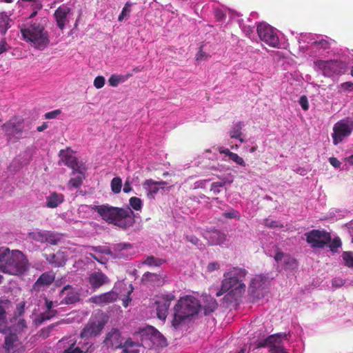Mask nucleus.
Segmentation results:
<instances>
[{
    "mask_svg": "<svg viewBox=\"0 0 353 353\" xmlns=\"http://www.w3.org/2000/svg\"><path fill=\"white\" fill-rule=\"evenodd\" d=\"M90 208L97 212L103 220L119 228L125 230L135 222L133 211L129 208H118L106 205H92Z\"/></svg>",
    "mask_w": 353,
    "mask_h": 353,
    "instance_id": "1",
    "label": "nucleus"
},
{
    "mask_svg": "<svg viewBox=\"0 0 353 353\" xmlns=\"http://www.w3.org/2000/svg\"><path fill=\"white\" fill-rule=\"evenodd\" d=\"M47 19H36L30 25H23L21 32L26 41H30L34 47L43 50L50 43L49 34L46 30Z\"/></svg>",
    "mask_w": 353,
    "mask_h": 353,
    "instance_id": "2",
    "label": "nucleus"
},
{
    "mask_svg": "<svg viewBox=\"0 0 353 353\" xmlns=\"http://www.w3.org/2000/svg\"><path fill=\"white\" fill-rule=\"evenodd\" d=\"M247 274L248 271L245 269L239 267H233L225 272L221 290L216 292V296H220L223 294L228 292L225 296L224 299H229L230 293L241 294L245 292V285L243 283V280Z\"/></svg>",
    "mask_w": 353,
    "mask_h": 353,
    "instance_id": "3",
    "label": "nucleus"
},
{
    "mask_svg": "<svg viewBox=\"0 0 353 353\" xmlns=\"http://www.w3.org/2000/svg\"><path fill=\"white\" fill-rule=\"evenodd\" d=\"M200 309L199 301L195 297L188 295L181 298L174 307L172 327L179 328L184 321L196 315Z\"/></svg>",
    "mask_w": 353,
    "mask_h": 353,
    "instance_id": "4",
    "label": "nucleus"
},
{
    "mask_svg": "<svg viewBox=\"0 0 353 353\" xmlns=\"http://www.w3.org/2000/svg\"><path fill=\"white\" fill-rule=\"evenodd\" d=\"M28 269V260L25 254L13 250L8 263L3 266V273L10 275H21Z\"/></svg>",
    "mask_w": 353,
    "mask_h": 353,
    "instance_id": "5",
    "label": "nucleus"
},
{
    "mask_svg": "<svg viewBox=\"0 0 353 353\" xmlns=\"http://www.w3.org/2000/svg\"><path fill=\"white\" fill-rule=\"evenodd\" d=\"M107 322L108 319L103 316L91 317L81 331V338L87 339L99 336Z\"/></svg>",
    "mask_w": 353,
    "mask_h": 353,
    "instance_id": "6",
    "label": "nucleus"
},
{
    "mask_svg": "<svg viewBox=\"0 0 353 353\" xmlns=\"http://www.w3.org/2000/svg\"><path fill=\"white\" fill-rule=\"evenodd\" d=\"M288 335L285 332L271 334L265 339L259 341L256 347L258 348L268 347L270 353H288L283 343V340H288Z\"/></svg>",
    "mask_w": 353,
    "mask_h": 353,
    "instance_id": "7",
    "label": "nucleus"
},
{
    "mask_svg": "<svg viewBox=\"0 0 353 353\" xmlns=\"http://www.w3.org/2000/svg\"><path fill=\"white\" fill-rule=\"evenodd\" d=\"M306 242L312 248H324L331 240V234L325 230H312L305 233Z\"/></svg>",
    "mask_w": 353,
    "mask_h": 353,
    "instance_id": "8",
    "label": "nucleus"
},
{
    "mask_svg": "<svg viewBox=\"0 0 353 353\" xmlns=\"http://www.w3.org/2000/svg\"><path fill=\"white\" fill-rule=\"evenodd\" d=\"M257 33L260 39L270 47L276 48L279 44V37L276 30L265 23L257 26Z\"/></svg>",
    "mask_w": 353,
    "mask_h": 353,
    "instance_id": "9",
    "label": "nucleus"
},
{
    "mask_svg": "<svg viewBox=\"0 0 353 353\" xmlns=\"http://www.w3.org/2000/svg\"><path fill=\"white\" fill-rule=\"evenodd\" d=\"M353 131V121L341 120L336 123L333 128V144L336 145L345 138L349 137Z\"/></svg>",
    "mask_w": 353,
    "mask_h": 353,
    "instance_id": "10",
    "label": "nucleus"
},
{
    "mask_svg": "<svg viewBox=\"0 0 353 353\" xmlns=\"http://www.w3.org/2000/svg\"><path fill=\"white\" fill-rule=\"evenodd\" d=\"M139 334L142 340L144 339H148L151 341L154 345L161 347L167 345L166 339L153 326L148 325L140 329Z\"/></svg>",
    "mask_w": 353,
    "mask_h": 353,
    "instance_id": "11",
    "label": "nucleus"
},
{
    "mask_svg": "<svg viewBox=\"0 0 353 353\" xmlns=\"http://www.w3.org/2000/svg\"><path fill=\"white\" fill-rule=\"evenodd\" d=\"M175 299V296L172 294H163L158 297L155 301L157 305V317L161 320H165L168 314V310L171 302Z\"/></svg>",
    "mask_w": 353,
    "mask_h": 353,
    "instance_id": "12",
    "label": "nucleus"
},
{
    "mask_svg": "<svg viewBox=\"0 0 353 353\" xmlns=\"http://www.w3.org/2000/svg\"><path fill=\"white\" fill-rule=\"evenodd\" d=\"M314 69L322 72L325 77H332L340 71L339 63L336 61L318 60L314 63Z\"/></svg>",
    "mask_w": 353,
    "mask_h": 353,
    "instance_id": "13",
    "label": "nucleus"
},
{
    "mask_svg": "<svg viewBox=\"0 0 353 353\" xmlns=\"http://www.w3.org/2000/svg\"><path fill=\"white\" fill-rule=\"evenodd\" d=\"M5 353H23V346L17 334L10 333L6 336L3 344Z\"/></svg>",
    "mask_w": 353,
    "mask_h": 353,
    "instance_id": "14",
    "label": "nucleus"
},
{
    "mask_svg": "<svg viewBox=\"0 0 353 353\" xmlns=\"http://www.w3.org/2000/svg\"><path fill=\"white\" fill-rule=\"evenodd\" d=\"M2 128L9 139H19L21 137L23 130L22 120L17 118L10 119L3 125Z\"/></svg>",
    "mask_w": 353,
    "mask_h": 353,
    "instance_id": "15",
    "label": "nucleus"
},
{
    "mask_svg": "<svg viewBox=\"0 0 353 353\" xmlns=\"http://www.w3.org/2000/svg\"><path fill=\"white\" fill-rule=\"evenodd\" d=\"M103 343L108 347L114 349L121 347L123 343L120 331L117 328H112L106 334Z\"/></svg>",
    "mask_w": 353,
    "mask_h": 353,
    "instance_id": "16",
    "label": "nucleus"
},
{
    "mask_svg": "<svg viewBox=\"0 0 353 353\" xmlns=\"http://www.w3.org/2000/svg\"><path fill=\"white\" fill-rule=\"evenodd\" d=\"M93 343L88 341L73 342L63 353H90L94 351Z\"/></svg>",
    "mask_w": 353,
    "mask_h": 353,
    "instance_id": "17",
    "label": "nucleus"
},
{
    "mask_svg": "<svg viewBox=\"0 0 353 353\" xmlns=\"http://www.w3.org/2000/svg\"><path fill=\"white\" fill-rule=\"evenodd\" d=\"M70 12V8L65 6L62 5L59 6L54 12V17L57 23V26L61 30H63L66 24L69 23L68 18V14Z\"/></svg>",
    "mask_w": 353,
    "mask_h": 353,
    "instance_id": "18",
    "label": "nucleus"
},
{
    "mask_svg": "<svg viewBox=\"0 0 353 353\" xmlns=\"http://www.w3.org/2000/svg\"><path fill=\"white\" fill-rule=\"evenodd\" d=\"M60 295L64 296V298L61 301L62 304L70 305L79 301V293L70 285H67L62 288Z\"/></svg>",
    "mask_w": 353,
    "mask_h": 353,
    "instance_id": "19",
    "label": "nucleus"
},
{
    "mask_svg": "<svg viewBox=\"0 0 353 353\" xmlns=\"http://www.w3.org/2000/svg\"><path fill=\"white\" fill-rule=\"evenodd\" d=\"M118 298V294L112 290L92 296L90 299V302L99 305H103L105 304L114 303Z\"/></svg>",
    "mask_w": 353,
    "mask_h": 353,
    "instance_id": "20",
    "label": "nucleus"
},
{
    "mask_svg": "<svg viewBox=\"0 0 353 353\" xmlns=\"http://www.w3.org/2000/svg\"><path fill=\"white\" fill-rule=\"evenodd\" d=\"M59 155L65 165L73 170V171H77L81 174V172L79 171L77 158L73 156L70 151L61 150L59 152Z\"/></svg>",
    "mask_w": 353,
    "mask_h": 353,
    "instance_id": "21",
    "label": "nucleus"
},
{
    "mask_svg": "<svg viewBox=\"0 0 353 353\" xmlns=\"http://www.w3.org/2000/svg\"><path fill=\"white\" fill-rule=\"evenodd\" d=\"M46 261L56 268L63 267L67 261V257L64 252L58 251L46 255Z\"/></svg>",
    "mask_w": 353,
    "mask_h": 353,
    "instance_id": "22",
    "label": "nucleus"
},
{
    "mask_svg": "<svg viewBox=\"0 0 353 353\" xmlns=\"http://www.w3.org/2000/svg\"><path fill=\"white\" fill-rule=\"evenodd\" d=\"M8 300L0 299V333H6L8 328L7 309L9 305Z\"/></svg>",
    "mask_w": 353,
    "mask_h": 353,
    "instance_id": "23",
    "label": "nucleus"
},
{
    "mask_svg": "<svg viewBox=\"0 0 353 353\" xmlns=\"http://www.w3.org/2000/svg\"><path fill=\"white\" fill-rule=\"evenodd\" d=\"M89 281L92 288H99L108 281V278L103 272H97L90 276Z\"/></svg>",
    "mask_w": 353,
    "mask_h": 353,
    "instance_id": "24",
    "label": "nucleus"
},
{
    "mask_svg": "<svg viewBox=\"0 0 353 353\" xmlns=\"http://www.w3.org/2000/svg\"><path fill=\"white\" fill-rule=\"evenodd\" d=\"M54 274L52 272L43 273L34 285V288H39L41 285H50L54 281Z\"/></svg>",
    "mask_w": 353,
    "mask_h": 353,
    "instance_id": "25",
    "label": "nucleus"
},
{
    "mask_svg": "<svg viewBox=\"0 0 353 353\" xmlns=\"http://www.w3.org/2000/svg\"><path fill=\"white\" fill-rule=\"evenodd\" d=\"M206 238L211 245H219L223 243L225 240V234L217 230L208 232Z\"/></svg>",
    "mask_w": 353,
    "mask_h": 353,
    "instance_id": "26",
    "label": "nucleus"
},
{
    "mask_svg": "<svg viewBox=\"0 0 353 353\" xmlns=\"http://www.w3.org/2000/svg\"><path fill=\"white\" fill-rule=\"evenodd\" d=\"M63 201L64 196L63 194L52 192L46 198V205L49 208H54L62 203Z\"/></svg>",
    "mask_w": 353,
    "mask_h": 353,
    "instance_id": "27",
    "label": "nucleus"
},
{
    "mask_svg": "<svg viewBox=\"0 0 353 353\" xmlns=\"http://www.w3.org/2000/svg\"><path fill=\"white\" fill-rule=\"evenodd\" d=\"M143 188L147 192V195L150 197H154L159 190L157 185V181L152 179L145 180L143 183Z\"/></svg>",
    "mask_w": 353,
    "mask_h": 353,
    "instance_id": "28",
    "label": "nucleus"
},
{
    "mask_svg": "<svg viewBox=\"0 0 353 353\" xmlns=\"http://www.w3.org/2000/svg\"><path fill=\"white\" fill-rule=\"evenodd\" d=\"M143 281L152 283L155 285H161L163 283V279L160 274L152 272H145L143 275Z\"/></svg>",
    "mask_w": 353,
    "mask_h": 353,
    "instance_id": "29",
    "label": "nucleus"
},
{
    "mask_svg": "<svg viewBox=\"0 0 353 353\" xmlns=\"http://www.w3.org/2000/svg\"><path fill=\"white\" fill-rule=\"evenodd\" d=\"M12 20L5 12H0V32L5 36L8 30L11 27Z\"/></svg>",
    "mask_w": 353,
    "mask_h": 353,
    "instance_id": "30",
    "label": "nucleus"
},
{
    "mask_svg": "<svg viewBox=\"0 0 353 353\" xmlns=\"http://www.w3.org/2000/svg\"><path fill=\"white\" fill-rule=\"evenodd\" d=\"M12 250L6 247L0 248V271L3 272V266L8 263Z\"/></svg>",
    "mask_w": 353,
    "mask_h": 353,
    "instance_id": "31",
    "label": "nucleus"
},
{
    "mask_svg": "<svg viewBox=\"0 0 353 353\" xmlns=\"http://www.w3.org/2000/svg\"><path fill=\"white\" fill-rule=\"evenodd\" d=\"M62 234L50 231H45L44 242L51 245H57L61 240Z\"/></svg>",
    "mask_w": 353,
    "mask_h": 353,
    "instance_id": "32",
    "label": "nucleus"
},
{
    "mask_svg": "<svg viewBox=\"0 0 353 353\" xmlns=\"http://www.w3.org/2000/svg\"><path fill=\"white\" fill-rule=\"evenodd\" d=\"M242 123L238 122L233 126L232 129L230 131V137L232 139H236L240 141L241 143H243L245 140L241 137L242 132Z\"/></svg>",
    "mask_w": 353,
    "mask_h": 353,
    "instance_id": "33",
    "label": "nucleus"
},
{
    "mask_svg": "<svg viewBox=\"0 0 353 353\" xmlns=\"http://www.w3.org/2000/svg\"><path fill=\"white\" fill-rule=\"evenodd\" d=\"M123 349L121 353H139V350L137 349L136 343L133 342L131 339H128L122 345Z\"/></svg>",
    "mask_w": 353,
    "mask_h": 353,
    "instance_id": "34",
    "label": "nucleus"
},
{
    "mask_svg": "<svg viewBox=\"0 0 353 353\" xmlns=\"http://www.w3.org/2000/svg\"><path fill=\"white\" fill-rule=\"evenodd\" d=\"M57 310L53 311H46L41 313L37 319L36 323L38 325H41L44 321H48L53 318L57 314Z\"/></svg>",
    "mask_w": 353,
    "mask_h": 353,
    "instance_id": "35",
    "label": "nucleus"
},
{
    "mask_svg": "<svg viewBox=\"0 0 353 353\" xmlns=\"http://www.w3.org/2000/svg\"><path fill=\"white\" fill-rule=\"evenodd\" d=\"M263 284L264 282L263 279L259 276H256L253 278L250 282L249 288L250 290L252 293H254L255 291L262 288Z\"/></svg>",
    "mask_w": 353,
    "mask_h": 353,
    "instance_id": "36",
    "label": "nucleus"
},
{
    "mask_svg": "<svg viewBox=\"0 0 353 353\" xmlns=\"http://www.w3.org/2000/svg\"><path fill=\"white\" fill-rule=\"evenodd\" d=\"M216 301L211 298L208 303L203 306V313L205 316L214 312L217 307Z\"/></svg>",
    "mask_w": 353,
    "mask_h": 353,
    "instance_id": "37",
    "label": "nucleus"
},
{
    "mask_svg": "<svg viewBox=\"0 0 353 353\" xmlns=\"http://www.w3.org/2000/svg\"><path fill=\"white\" fill-rule=\"evenodd\" d=\"M163 263H165L164 259L156 258L153 256H148L143 261V263L147 265L157 267L161 265Z\"/></svg>",
    "mask_w": 353,
    "mask_h": 353,
    "instance_id": "38",
    "label": "nucleus"
},
{
    "mask_svg": "<svg viewBox=\"0 0 353 353\" xmlns=\"http://www.w3.org/2000/svg\"><path fill=\"white\" fill-rule=\"evenodd\" d=\"M132 6V3L130 2H127L124 7L122 9L121 14L118 17V20L119 21H122L124 19H128L130 16L131 8Z\"/></svg>",
    "mask_w": 353,
    "mask_h": 353,
    "instance_id": "39",
    "label": "nucleus"
},
{
    "mask_svg": "<svg viewBox=\"0 0 353 353\" xmlns=\"http://www.w3.org/2000/svg\"><path fill=\"white\" fill-rule=\"evenodd\" d=\"M111 190L114 194H119L121 192V187H122V180L120 177H114L112 179L111 183Z\"/></svg>",
    "mask_w": 353,
    "mask_h": 353,
    "instance_id": "40",
    "label": "nucleus"
},
{
    "mask_svg": "<svg viewBox=\"0 0 353 353\" xmlns=\"http://www.w3.org/2000/svg\"><path fill=\"white\" fill-rule=\"evenodd\" d=\"M345 266L353 269V252L345 251L341 255Z\"/></svg>",
    "mask_w": 353,
    "mask_h": 353,
    "instance_id": "41",
    "label": "nucleus"
},
{
    "mask_svg": "<svg viewBox=\"0 0 353 353\" xmlns=\"http://www.w3.org/2000/svg\"><path fill=\"white\" fill-rule=\"evenodd\" d=\"M342 245L341 240L339 237H335L334 239L330 240V242L327 246L329 247L332 252H336L337 249L341 248Z\"/></svg>",
    "mask_w": 353,
    "mask_h": 353,
    "instance_id": "42",
    "label": "nucleus"
},
{
    "mask_svg": "<svg viewBox=\"0 0 353 353\" xmlns=\"http://www.w3.org/2000/svg\"><path fill=\"white\" fill-rule=\"evenodd\" d=\"M129 204L133 210L137 211L141 210L142 208V201L136 196H132L129 199Z\"/></svg>",
    "mask_w": 353,
    "mask_h": 353,
    "instance_id": "43",
    "label": "nucleus"
},
{
    "mask_svg": "<svg viewBox=\"0 0 353 353\" xmlns=\"http://www.w3.org/2000/svg\"><path fill=\"white\" fill-rule=\"evenodd\" d=\"M125 78L122 76H119L116 74H112L108 79V83L112 87H117L120 82L124 81Z\"/></svg>",
    "mask_w": 353,
    "mask_h": 353,
    "instance_id": "44",
    "label": "nucleus"
},
{
    "mask_svg": "<svg viewBox=\"0 0 353 353\" xmlns=\"http://www.w3.org/2000/svg\"><path fill=\"white\" fill-rule=\"evenodd\" d=\"M82 177L81 176H78L75 178L70 179L68 185L70 188H77L82 185Z\"/></svg>",
    "mask_w": 353,
    "mask_h": 353,
    "instance_id": "45",
    "label": "nucleus"
},
{
    "mask_svg": "<svg viewBox=\"0 0 353 353\" xmlns=\"http://www.w3.org/2000/svg\"><path fill=\"white\" fill-rule=\"evenodd\" d=\"M29 236L37 241L44 243L45 231L44 232H33L29 233Z\"/></svg>",
    "mask_w": 353,
    "mask_h": 353,
    "instance_id": "46",
    "label": "nucleus"
},
{
    "mask_svg": "<svg viewBox=\"0 0 353 353\" xmlns=\"http://www.w3.org/2000/svg\"><path fill=\"white\" fill-rule=\"evenodd\" d=\"M230 160L235 162L236 164L245 167L246 165V163L243 159L241 157H239L236 153L233 152L232 154H230V157H229Z\"/></svg>",
    "mask_w": 353,
    "mask_h": 353,
    "instance_id": "47",
    "label": "nucleus"
},
{
    "mask_svg": "<svg viewBox=\"0 0 353 353\" xmlns=\"http://www.w3.org/2000/svg\"><path fill=\"white\" fill-rule=\"evenodd\" d=\"M313 45L317 48L327 50L330 47V43L328 41L325 39H321L320 41H316L313 43Z\"/></svg>",
    "mask_w": 353,
    "mask_h": 353,
    "instance_id": "48",
    "label": "nucleus"
},
{
    "mask_svg": "<svg viewBox=\"0 0 353 353\" xmlns=\"http://www.w3.org/2000/svg\"><path fill=\"white\" fill-rule=\"evenodd\" d=\"M264 225L268 228H283V225L276 221L272 220L270 219H266L264 220Z\"/></svg>",
    "mask_w": 353,
    "mask_h": 353,
    "instance_id": "49",
    "label": "nucleus"
},
{
    "mask_svg": "<svg viewBox=\"0 0 353 353\" xmlns=\"http://www.w3.org/2000/svg\"><path fill=\"white\" fill-rule=\"evenodd\" d=\"M90 249L96 252L111 255L112 251L110 248L103 246L90 247Z\"/></svg>",
    "mask_w": 353,
    "mask_h": 353,
    "instance_id": "50",
    "label": "nucleus"
},
{
    "mask_svg": "<svg viewBox=\"0 0 353 353\" xmlns=\"http://www.w3.org/2000/svg\"><path fill=\"white\" fill-rule=\"evenodd\" d=\"M225 183L214 182L211 184L210 191L214 194H218L221 192V188L223 187Z\"/></svg>",
    "mask_w": 353,
    "mask_h": 353,
    "instance_id": "51",
    "label": "nucleus"
},
{
    "mask_svg": "<svg viewBox=\"0 0 353 353\" xmlns=\"http://www.w3.org/2000/svg\"><path fill=\"white\" fill-rule=\"evenodd\" d=\"M105 78L103 76H98L94 80V85L96 88L100 89L105 85Z\"/></svg>",
    "mask_w": 353,
    "mask_h": 353,
    "instance_id": "52",
    "label": "nucleus"
},
{
    "mask_svg": "<svg viewBox=\"0 0 353 353\" xmlns=\"http://www.w3.org/2000/svg\"><path fill=\"white\" fill-rule=\"evenodd\" d=\"M299 103L303 110L309 109V103L306 96L303 95L300 97Z\"/></svg>",
    "mask_w": 353,
    "mask_h": 353,
    "instance_id": "53",
    "label": "nucleus"
},
{
    "mask_svg": "<svg viewBox=\"0 0 353 353\" xmlns=\"http://www.w3.org/2000/svg\"><path fill=\"white\" fill-rule=\"evenodd\" d=\"M60 114H61L60 110H55L46 113L45 118L47 119H54Z\"/></svg>",
    "mask_w": 353,
    "mask_h": 353,
    "instance_id": "54",
    "label": "nucleus"
},
{
    "mask_svg": "<svg viewBox=\"0 0 353 353\" xmlns=\"http://www.w3.org/2000/svg\"><path fill=\"white\" fill-rule=\"evenodd\" d=\"M220 268V265L218 262H211L207 266V270L208 272H213Z\"/></svg>",
    "mask_w": 353,
    "mask_h": 353,
    "instance_id": "55",
    "label": "nucleus"
},
{
    "mask_svg": "<svg viewBox=\"0 0 353 353\" xmlns=\"http://www.w3.org/2000/svg\"><path fill=\"white\" fill-rule=\"evenodd\" d=\"M25 307H26V302L25 301H21V302L19 303L17 305L16 310H17V314L19 316L22 315L24 313Z\"/></svg>",
    "mask_w": 353,
    "mask_h": 353,
    "instance_id": "56",
    "label": "nucleus"
},
{
    "mask_svg": "<svg viewBox=\"0 0 353 353\" xmlns=\"http://www.w3.org/2000/svg\"><path fill=\"white\" fill-rule=\"evenodd\" d=\"M237 213L236 210L232 209L230 212L223 213V215L227 219H234L236 217Z\"/></svg>",
    "mask_w": 353,
    "mask_h": 353,
    "instance_id": "57",
    "label": "nucleus"
},
{
    "mask_svg": "<svg viewBox=\"0 0 353 353\" xmlns=\"http://www.w3.org/2000/svg\"><path fill=\"white\" fill-rule=\"evenodd\" d=\"M329 162L335 168H339L341 164V162L334 157L329 159Z\"/></svg>",
    "mask_w": 353,
    "mask_h": 353,
    "instance_id": "58",
    "label": "nucleus"
},
{
    "mask_svg": "<svg viewBox=\"0 0 353 353\" xmlns=\"http://www.w3.org/2000/svg\"><path fill=\"white\" fill-rule=\"evenodd\" d=\"M296 262V260L294 259L293 258H291L290 256L288 255H286L285 257L284 258V263L285 264L287 265V266H291L294 263H295Z\"/></svg>",
    "mask_w": 353,
    "mask_h": 353,
    "instance_id": "59",
    "label": "nucleus"
},
{
    "mask_svg": "<svg viewBox=\"0 0 353 353\" xmlns=\"http://www.w3.org/2000/svg\"><path fill=\"white\" fill-rule=\"evenodd\" d=\"M341 88L345 90L353 91V83L345 82L341 84Z\"/></svg>",
    "mask_w": 353,
    "mask_h": 353,
    "instance_id": "60",
    "label": "nucleus"
},
{
    "mask_svg": "<svg viewBox=\"0 0 353 353\" xmlns=\"http://www.w3.org/2000/svg\"><path fill=\"white\" fill-rule=\"evenodd\" d=\"M286 255L284 254L282 252H277L274 256V259L276 262L281 261Z\"/></svg>",
    "mask_w": 353,
    "mask_h": 353,
    "instance_id": "61",
    "label": "nucleus"
},
{
    "mask_svg": "<svg viewBox=\"0 0 353 353\" xmlns=\"http://www.w3.org/2000/svg\"><path fill=\"white\" fill-rule=\"evenodd\" d=\"M17 327L19 330H23V329L27 327L26 321L24 319H19L17 324Z\"/></svg>",
    "mask_w": 353,
    "mask_h": 353,
    "instance_id": "62",
    "label": "nucleus"
},
{
    "mask_svg": "<svg viewBox=\"0 0 353 353\" xmlns=\"http://www.w3.org/2000/svg\"><path fill=\"white\" fill-rule=\"evenodd\" d=\"M219 151L221 154H225L226 156H228V157H230V154H232L233 152H231L229 149L228 148H219Z\"/></svg>",
    "mask_w": 353,
    "mask_h": 353,
    "instance_id": "63",
    "label": "nucleus"
},
{
    "mask_svg": "<svg viewBox=\"0 0 353 353\" xmlns=\"http://www.w3.org/2000/svg\"><path fill=\"white\" fill-rule=\"evenodd\" d=\"M132 190L131 185H130V183L128 181H125V183H124V187H123V192L125 193H128L130 192L131 190Z\"/></svg>",
    "mask_w": 353,
    "mask_h": 353,
    "instance_id": "64",
    "label": "nucleus"
}]
</instances>
